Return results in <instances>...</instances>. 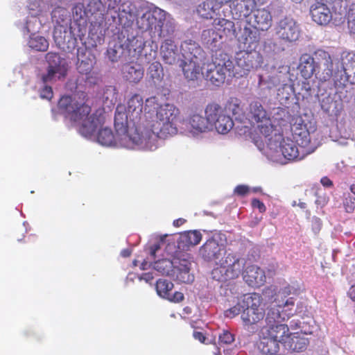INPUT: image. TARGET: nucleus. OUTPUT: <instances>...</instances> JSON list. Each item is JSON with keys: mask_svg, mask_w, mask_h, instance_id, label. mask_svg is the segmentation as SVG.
<instances>
[{"mask_svg": "<svg viewBox=\"0 0 355 355\" xmlns=\"http://www.w3.org/2000/svg\"><path fill=\"white\" fill-rule=\"evenodd\" d=\"M179 113V110L172 104L160 105L157 109L155 118L146 121L145 130L141 132V135L136 136L135 139L143 143L144 148L155 150L157 147V138L165 139L177 133L175 121Z\"/></svg>", "mask_w": 355, "mask_h": 355, "instance_id": "obj_1", "label": "nucleus"}, {"mask_svg": "<svg viewBox=\"0 0 355 355\" xmlns=\"http://www.w3.org/2000/svg\"><path fill=\"white\" fill-rule=\"evenodd\" d=\"M84 92L73 96H63L58 101V107L73 121L80 124L79 131L85 137H91L104 123V116L97 113L89 115L91 107L85 103Z\"/></svg>", "mask_w": 355, "mask_h": 355, "instance_id": "obj_2", "label": "nucleus"}, {"mask_svg": "<svg viewBox=\"0 0 355 355\" xmlns=\"http://www.w3.org/2000/svg\"><path fill=\"white\" fill-rule=\"evenodd\" d=\"M245 261L235 253H228L222 257L212 270V278L226 282L237 279L244 268Z\"/></svg>", "mask_w": 355, "mask_h": 355, "instance_id": "obj_3", "label": "nucleus"}, {"mask_svg": "<svg viewBox=\"0 0 355 355\" xmlns=\"http://www.w3.org/2000/svg\"><path fill=\"white\" fill-rule=\"evenodd\" d=\"M242 303L245 306L241 315L243 324L245 329H252V332L255 333L254 325L262 321L266 315L265 309L262 306L263 298L260 294L253 293L245 295Z\"/></svg>", "mask_w": 355, "mask_h": 355, "instance_id": "obj_4", "label": "nucleus"}, {"mask_svg": "<svg viewBox=\"0 0 355 355\" xmlns=\"http://www.w3.org/2000/svg\"><path fill=\"white\" fill-rule=\"evenodd\" d=\"M114 128L121 144L132 141L143 148V143L137 142L135 139L136 136H140L139 132L136 130V124L130 122V115L123 107H116L114 114Z\"/></svg>", "mask_w": 355, "mask_h": 355, "instance_id": "obj_5", "label": "nucleus"}, {"mask_svg": "<svg viewBox=\"0 0 355 355\" xmlns=\"http://www.w3.org/2000/svg\"><path fill=\"white\" fill-rule=\"evenodd\" d=\"M233 68V63L226 53L216 54L211 63L207 66L205 78L216 86H220L225 80L226 73Z\"/></svg>", "mask_w": 355, "mask_h": 355, "instance_id": "obj_6", "label": "nucleus"}, {"mask_svg": "<svg viewBox=\"0 0 355 355\" xmlns=\"http://www.w3.org/2000/svg\"><path fill=\"white\" fill-rule=\"evenodd\" d=\"M49 66L46 73L42 76L44 83L64 79L67 75L68 64L57 53L49 52L46 55Z\"/></svg>", "mask_w": 355, "mask_h": 355, "instance_id": "obj_7", "label": "nucleus"}, {"mask_svg": "<svg viewBox=\"0 0 355 355\" xmlns=\"http://www.w3.org/2000/svg\"><path fill=\"white\" fill-rule=\"evenodd\" d=\"M173 277L182 283L190 284L194 280V276L191 273L192 261L188 254L178 253L173 256Z\"/></svg>", "mask_w": 355, "mask_h": 355, "instance_id": "obj_8", "label": "nucleus"}, {"mask_svg": "<svg viewBox=\"0 0 355 355\" xmlns=\"http://www.w3.org/2000/svg\"><path fill=\"white\" fill-rule=\"evenodd\" d=\"M143 98L139 94H134L128 101L126 111L130 115V121L136 124V130L141 135L145 130V123L147 117L142 115Z\"/></svg>", "mask_w": 355, "mask_h": 355, "instance_id": "obj_9", "label": "nucleus"}, {"mask_svg": "<svg viewBox=\"0 0 355 355\" xmlns=\"http://www.w3.org/2000/svg\"><path fill=\"white\" fill-rule=\"evenodd\" d=\"M313 58L320 80H330L334 72V62L330 53L323 49H318L314 52Z\"/></svg>", "mask_w": 355, "mask_h": 355, "instance_id": "obj_10", "label": "nucleus"}, {"mask_svg": "<svg viewBox=\"0 0 355 355\" xmlns=\"http://www.w3.org/2000/svg\"><path fill=\"white\" fill-rule=\"evenodd\" d=\"M275 29L278 37L284 42L296 41L300 35V29L297 22L291 17H286L281 19Z\"/></svg>", "mask_w": 355, "mask_h": 355, "instance_id": "obj_11", "label": "nucleus"}, {"mask_svg": "<svg viewBox=\"0 0 355 355\" xmlns=\"http://www.w3.org/2000/svg\"><path fill=\"white\" fill-rule=\"evenodd\" d=\"M284 157L289 161H298L313 153V150L301 148L291 138L283 139L279 145Z\"/></svg>", "mask_w": 355, "mask_h": 355, "instance_id": "obj_12", "label": "nucleus"}, {"mask_svg": "<svg viewBox=\"0 0 355 355\" xmlns=\"http://www.w3.org/2000/svg\"><path fill=\"white\" fill-rule=\"evenodd\" d=\"M291 137L297 146L306 150H313L311 146L310 133L302 119H297L291 125Z\"/></svg>", "mask_w": 355, "mask_h": 355, "instance_id": "obj_13", "label": "nucleus"}, {"mask_svg": "<svg viewBox=\"0 0 355 355\" xmlns=\"http://www.w3.org/2000/svg\"><path fill=\"white\" fill-rule=\"evenodd\" d=\"M260 53L256 49H243L236 54L237 65L244 71H250L257 67L260 62Z\"/></svg>", "mask_w": 355, "mask_h": 355, "instance_id": "obj_14", "label": "nucleus"}, {"mask_svg": "<svg viewBox=\"0 0 355 355\" xmlns=\"http://www.w3.org/2000/svg\"><path fill=\"white\" fill-rule=\"evenodd\" d=\"M259 31L252 26H245L242 32L240 34H236L235 37L243 49H256L261 39Z\"/></svg>", "mask_w": 355, "mask_h": 355, "instance_id": "obj_15", "label": "nucleus"}, {"mask_svg": "<svg viewBox=\"0 0 355 355\" xmlns=\"http://www.w3.org/2000/svg\"><path fill=\"white\" fill-rule=\"evenodd\" d=\"M260 331L278 343L284 345L287 343L292 336L288 326L284 323L275 325H265Z\"/></svg>", "mask_w": 355, "mask_h": 355, "instance_id": "obj_16", "label": "nucleus"}, {"mask_svg": "<svg viewBox=\"0 0 355 355\" xmlns=\"http://www.w3.org/2000/svg\"><path fill=\"white\" fill-rule=\"evenodd\" d=\"M312 20L320 26H327L332 20V13L326 3L316 1L311 4L309 10Z\"/></svg>", "mask_w": 355, "mask_h": 355, "instance_id": "obj_17", "label": "nucleus"}, {"mask_svg": "<svg viewBox=\"0 0 355 355\" xmlns=\"http://www.w3.org/2000/svg\"><path fill=\"white\" fill-rule=\"evenodd\" d=\"M164 20V15L159 9L146 11L141 18L143 28L155 31H161Z\"/></svg>", "mask_w": 355, "mask_h": 355, "instance_id": "obj_18", "label": "nucleus"}, {"mask_svg": "<svg viewBox=\"0 0 355 355\" xmlns=\"http://www.w3.org/2000/svg\"><path fill=\"white\" fill-rule=\"evenodd\" d=\"M245 282L252 287H260L266 282V277L263 269L256 265H250L242 271Z\"/></svg>", "mask_w": 355, "mask_h": 355, "instance_id": "obj_19", "label": "nucleus"}, {"mask_svg": "<svg viewBox=\"0 0 355 355\" xmlns=\"http://www.w3.org/2000/svg\"><path fill=\"white\" fill-rule=\"evenodd\" d=\"M225 248L222 244L214 238L209 239L200 248L199 254L205 261H216L220 257Z\"/></svg>", "mask_w": 355, "mask_h": 355, "instance_id": "obj_20", "label": "nucleus"}, {"mask_svg": "<svg viewBox=\"0 0 355 355\" xmlns=\"http://www.w3.org/2000/svg\"><path fill=\"white\" fill-rule=\"evenodd\" d=\"M182 60H204L205 53L201 46L196 42L189 40L184 41L180 46Z\"/></svg>", "mask_w": 355, "mask_h": 355, "instance_id": "obj_21", "label": "nucleus"}, {"mask_svg": "<svg viewBox=\"0 0 355 355\" xmlns=\"http://www.w3.org/2000/svg\"><path fill=\"white\" fill-rule=\"evenodd\" d=\"M204 60H181L180 67L185 78L188 80H196L203 75L202 64Z\"/></svg>", "mask_w": 355, "mask_h": 355, "instance_id": "obj_22", "label": "nucleus"}, {"mask_svg": "<svg viewBox=\"0 0 355 355\" xmlns=\"http://www.w3.org/2000/svg\"><path fill=\"white\" fill-rule=\"evenodd\" d=\"M122 73L123 78L130 83L137 84L144 77V69L143 67L137 62L126 63L123 66Z\"/></svg>", "mask_w": 355, "mask_h": 355, "instance_id": "obj_23", "label": "nucleus"}, {"mask_svg": "<svg viewBox=\"0 0 355 355\" xmlns=\"http://www.w3.org/2000/svg\"><path fill=\"white\" fill-rule=\"evenodd\" d=\"M257 349L262 355H276L279 351V343L259 331Z\"/></svg>", "mask_w": 355, "mask_h": 355, "instance_id": "obj_24", "label": "nucleus"}, {"mask_svg": "<svg viewBox=\"0 0 355 355\" xmlns=\"http://www.w3.org/2000/svg\"><path fill=\"white\" fill-rule=\"evenodd\" d=\"M202 240V234L198 230L186 231L180 234L177 241L180 250H187L190 247L197 245Z\"/></svg>", "mask_w": 355, "mask_h": 355, "instance_id": "obj_25", "label": "nucleus"}, {"mask_svg": "<svg viewBox=\"0 0 355 355\" xmlns=\"http://www.w3.org/2000/svg\"><path fill=\"white\" fill-rule=\"evenodd\" d=\"M253 18L254 21L252 26L259 31H267L271 26L272 16L270 11L266 8L255 10Z\"/></svg>", "mask_w": 355, "mask_h": 355, "instance_id": "obj_26", "label": "nucleus"}, {"mask_svg": "<svg viewBox=\"0 0 355 355\" xmlns=\"http://www.w3.org/2000/svg\"><path fill=\"white\" fill-rule=\"evenodd\" d=\"M191 132L193 134H199L211 130V127L207 116L204 117L199 114H192L188 119Z\"/></svg>", "mask_w": 355, "mask_h": 355, "instance_id": "obj_27", "label": "nucleus"}, {"mask_svg": "<svg viewBox=\"0 0 355 355\" xmlns=\"http://www.w3.org/2000/svg\"><path fill=\"white\" fill-rule=\"evenodd\" d=\"M160 53L166 64H173L178 60V49L175 42L171 39H166L160 47Z\"/></svg>", "mask_w": 355, "mask_h": 355, "instance_id": "obj_28", "label": "nucleus"}, {"mask_svg": "<svg viewBox=\"0 0 355 355\" xmlns=\"http://www.w3.org/2000/svg\"><path fill=\"white\" fill-rule=\"evenodd\" d=\"M223 108L226 114H231L236 120L241 119L244 115L242 101L237 97H229L225 102Z\"/></svg>", "mask_w": 355, "mask_h": 355, "instance_id": "obj_29", "label": "nucleus"}, {"mask_svg": "<svg viewBox=\"0 0 355 355\" xmlns=\"http://www.w3.org/2000/svg\"><path fill=\"white\" fill-rule=\"evenodd\" d=\"M248 119L253 123L259 122L270 117L268 113L259 101H253L249 104Z\"/></svg>", "mask_w": 355, "mask_h": 355, "instance_id": "obj_30", "label": "nucleus"}, {"mask_svg": "<svg viewBox=\"0 0 355 355\" xmlns=\"http://www.w3.org/2000/svg\"><path fill=\"white\" fill-rule=\"evenodd\" d=\"M254 8L253 0H237L231 12L234 19H243L248 17Z\"/></svg>", "mask_w": 355, "mask_h": 355, "instance_id": "obj_31", "label": "nucleus"}, {"mask_svg": "<svg viewBox=\"0 0 355 355\" xmlns=\"http://www.w3.org/2000/svg\"><path fill=\"white\" fill-rule=\"evenodd\" d=\"M222 37L218 32L212 26L204 30L201 34L202 42L211 51H216L220 47Z\"/></svg>", "mask_w": 355, "mask_h": 355, "instance_id": "obj_32", "label": "nucleus"}, {"mask_svg": "<svg viewBox=\"0 0 355 355\" xmlns=\"http://www.w3.org/2000/svg\"><path fill=\"white\" fill-rule=\"evenodd\" d=\"M97 141L102 146H126L128 143L121 144L117 133L114 135L110 128H105L99 130L97 135Z\"/></svg>", "mask_w": 355, "mask_h": 355, "instance_id": "obj_33", "label": "nucleus"}, {"mask_svg": "<svg viewBox=\"0 0 355 355\" xmlns=\"http://www.w3.org/2000/svg\"><path fill=\"white\" fill-rule=\"evenodd\" d=\"M212 26L222 38L224 35L227 36L231 33L236 35L235 24L231 20L225 18H216L213 21Z\"/></svg>", "mask_w": 355, "mask_h": 355, "instance_id": "obj_34", "label": "nucleus"}, {"mask_svg": "<svg viewBox=\"0 0 355 355\" xmlns=\"http://www.w3.org/2000/svg\"><path fill=\"white\" fill-rule=\"evenodd\" d=\"M265 325H275L282 324L286 320L285 316L283 315L276 302H272L268 309L265 315Z\"/></svg>", "mask_w": 355, "mask_h": 355, "instance_id": "obj_35", "label": "nucleus"}, {"mask_svg": "<svg viewBox=\"0 0 355 355\" xmlns=\"http://www.w3.org/2000/svg\"><path fill=\"white\" fill-rule=\"evenodd\" d=\"M274 302H276L286 320L294 315L295 300L293 297L285 299L277 295Z\"/></svg>", "mask_w": 355, "mask_h": 355, "instance_id": "obj_36", "label": "nucleus"}, {"mask_svg": "<svg viewBox=\"0 0 355 355\" xmlns=\"http://www.w3.org/2000/svg\"><path fill=\"white\" fill-rule=\"evenodd\" d=\"M302 76L306 80L310 78L314 73L318 74L316 65L313 56L303 57L299 67Z\"/></svg>", "mask_w": 355, "mask_h": 355, "instance_id": "obj_37", "label": "nucleus"}, {"mask_svg": "<svg viewBox=\"0 0 355 355\" xmlns=\"http://www.w3.org/2000/svg\"><path fill=\"white\" fill-rule=\"evenodd\" d=\"M205 114L211 125V129H213V123L216 122L220 116L224 114L225 112L220 104L216 102H211L206 105Z\"/></svg>", "mask_w": 355, "mask_h": 355, "instance_id": "obj_38", "label": "nucleus"}, {"mask_svg": "<svg viewBox=\"0 0 355 355\" xmlns=\"http://www.w3.org/2000/svg\"><path fill=\"white\" fill-rule=\"evenodd\" d=\"M217 2L215 0H206L199 4L197 8L198 14L204 19H211L218 7L216 6Z\"/></svg>", "mask_w": 355, "mask_h": 355, "instance_id": "obj_39", "label": "nucleus"}, {"mask_svg": "<svg viewBox=\"0 0 355 355\" xmlns=\"http://www.w3.org/2000/svg\"><path fill=\"white\" fill-rule=\"evenodd\" d=\"M164 69L159 62H152L147 70V76L155 85L159 84L164 78Z\"/></svg>", "mask_w": 355, "mask_h": 355, "instance_id": "obj_40", "label": "nucleus"}, {"mask_svg": "<svg viewBox=\"0 0 355 355\" xmlns=\"http://www.w3.org/2000/svg\"><path fill=\"white\" fill-rule=\"evenodd\" d=\"M173 257L164 258L154 262L153 268L159 274L173 277Z\"/></svg>", "mask_w": 355, "mask_h": 355, "instance_id": "obj_41", "label": "nucleus"}, {"mask_svg": "<svg viewBox=\"0 0 355 355\" xmlns=\"http://www.w3.org/2000/svg\"><path fill=\"white\" fill-rule=\"evenodd\" d=\"M234 126V121L232 118L225 113L219 119L213 123V128L214 127L218 132L220 134H226Z\"/></svg>", "mask_w": 355, "mask_h": 355, "instance_id": "obj_42", "label": "nucleus"}, {"mask_svg": "<svg viewBox=\"0 0 355 355\" xmlns=\"http://www.w3.org/2000/svg\"><path fill=\"white\" fill-rule=\"evenodd\" d=\"M286 345L293 351L302 352L306 349L308 340L304 338L296 335V334H292V336Z\"/></svg>", "mask_w": 355, "mask_h": 355, "instance_id": "obj_43", "label": "nucleus"}, {"mask_svg": "<svg viewBox=\"0 0 355 355\" xmlns=\"http://www.w3.org/2000/svg\"><path fill=\"white\" fill-rule=\"evenodd\" d=\"M28 44L30 48L37 51H46L49 47V42L45 37L35 34L31 35Z\"/></svg>", "mask_w": 355, "mask_h": 355, "instance_id": "obj_44", "label": "nucleus"}, {"mask_svg": "<svg viewBox=\"0 0 355 355\" xmlns=\"http://www.w3.org/2000/svg\"><path fill=\"white\" fill-rule=\"evenodd\" d=\"M72 17L74 21L79 23H86L87 18L89 17L87 10L83 3H76L72 8Z\"/></svg>", "mask_w": 355, "mask_h": 355, "instance_id": "obj_45", "label": "nucleus"}, {"mask_svg": "<svg viewBox=\"0 0 355 355\" xmlns=\"http://www.w3.org/2000/svg\"><path fill=\"white\" fill-rule=\"evenodd\" d=\"M173 288V284L166 279H159L156 282L155 288L157 294L163 297L166 298L169 293L171 292Z\"/></svg>", "mask_w": 355, "mask_h": 355, "instance_id": "obj_46", "label": "nucleus"}, {"mask_svg": "<svg viewBox=\"0 0 355 355\" xmlns=\"http://www.w3.org/2000/svg\"><path fill=\"white\" fill-rule=\"evenodd\" d=\"M342 65L346 74L355 76V53H347L342 58Z\"/></svg>", "mask_w": 355, "mask_h": 355, "instance_id": "obj_47", "label": "nucleus"}, {"mask_svg": "<svg viewBox=\"0 0 355 355\" xmlns=\"http://www.w3.org/2000/svg\"><path fill=\"white\" fill-rule=\"evenodd\" d=\"M257 124V129L260 134L265 137H270L275 130V126L272 125L270 117L263 120Z\"/></svg>", "mask_w": 355, "mask_h": 355, "instance_id": "obj_48", "label": "nucleus"}, {"mask_svg": "<svg viewBox=\"0 0 355 355\" xmlns=\"http://www.w3.org/2000/svg\"><path fill=\"white\" fill-rule=\"evenodd\" d=\"M103 7V5L101 0H90L85 8L88 16L89 17L98 14Z\"/></svg>", "mask_w": 355, "mask_h": 355, "instance_id": "obj_49", "label": "nucleus"}, {"mask_svg": "<svg viewBox=\"0 0 355 355\" xmlns=\"http://www.w3.org/2000/svg\"><path fill=\"white\" fill-rule=\"evenodd\" d=\"M347 26L352 33H355V3H352L346 14Z\"/></svg>", "mask_w": 355, "mask_h": 355, "instance_id": "obj_50", "label": "nucleus"}, {"mask_svg": "<svg viewBox=\"0 0 355 355\" xmlns=\"http://www.w3.org/2000/svg\"><path fill=\"white\" fill-rule=\"evenodd\" d=\"M67 15V10L62 7L55 8L51 12V17L53 20L57 23L64 21V18Z\"/></svg>", "mask_w": 355, "mask_h": 355, "instance_id": "obj_51", "label": "nucleus"}, {"mask_svg": "<svg viewBox=\"0 0 355 355\" xmlns=\"http://www.w3.org/2000/svg\"><path fill=\"white\" fill-rule=\"evenodd\" d=\"M139 40L133 37L132 39H128L125 43V48L128 49V52L130 53L132 52H140L141 49V42H139V44L137 45Z\"/></svg>", "mask_w": 355, "mask_h": 355, "instance_id": "obj_52", "label": "nucleus"}, {"mask_svg": "<svg viewBox=\"0 0 355 355\" xmlns=\"http://www.w3.org/2000/svg\"><path fill=\"white\" fill-rule=\"evenodd\" d=\"M243 309H245L244 304H243V305H241L239 303H238L234 306L226 310L225 312V315L227 318H232L239 315L240 313L242 314Z\"/></svg>", "mask_w": 355, "mask_h": 355, "instance_id": "obj_53", "label": "nucleus"}, {"mask_svg": "<svg viewBox=\"0 0 355 355\" xmlns=\"http://www.w3.org/2000/svg\"><path fill=\"white\" fill-rule=\"evenodd\" d=\"M77 69L79 73L82 74H87L92 71V62L89 60H81L80 62H78Z\"/></svg>", "mask_w": 355, "mask_h": 355, "instance_id": "obj_54", "label": "nucleus"}, {"mask_svg": "<svg viewBox=\"0 0 355 355\" xmlns=\"http://www.w3.org/2000/svg\"><path fill=\"white\" fill-rule=\"evenodd\" d=\"M343 206L347 213H352L355 209V197L348 195L343 200Z\"/></svg>", "mask_w": 355, "mask_h": 355, "instance_id": "obj_55", "label": "nucleus"}, {"mask_svg": "<svg viewBox=\"0 0 355 355\" xmlns=\"http://www.w3.org/2000/svg\"><path fill=\"white\" fill-rule=\"evenodd\" d=\"M234 340V335L229 331H223V334L219 336L220 343L230 345Z\"/></svg>", "mask_w": 355, "mask_h": 355, "instance_id": "obj_56", "label": "nucleus"}, {"mask_svg": "<svg viewBox=\"0 0 355 355\" xmlns=\"http://www.w3.org/2000/svg\"><path fill=\"white\" fill-rule=\"evenodd\" d=\"M250 191V187L245 184L237 185L234 189V194L243 197L247 196Z\"/></svg>", "mask_w": 355, "mask_h": 355, "instance_id": "obj_57", "label": "nucleus"}, {"mask_svg": "<svg viewBox=\"0 0 355 355\" xmlns=\"http://www.w3.org/2000/svg\"><path fill=\"white\" fill-rule=\"evenodd\" d=\"M40 97L43 99L51 100L53 96V92L51 86L45 85L40 91Z\"/></svg>", "mask_w": 355, "mask_h": 355, "instance_id": "obj_58", "label": "nucleus"}, {"mask_svg": "<svg viewBox=\"0 0 355 355\" xmlns=\"http://www.w3.org/2000/svg\"><path fill=\"white\" fill-rule=\"evenodd\" d=\"M184 297L182 293L179 291H175L173 294L169 293L168 296L166 298L170 302L178 303L182 302L184 300Z\"/></svg>", "mask_w": 355, "mask_h": 355, "instance_id": "obj_59", "label": "nucleus"}, {"mask_svg": "<svg viewBox=\"0 0 355 355\" xmlns=\"http://www.w3.org/2000/svg\"><path fill=\"white\" fill-rule=\"evenodd\" d=\"M252 206L254 208L258 209L260 213H264L266 210V207L263 202L257 198L252 199Z\"/></svg>", "mask_w": 355, "mask_h": 355, "instance_id": "obj_60", "label": "nucleus"}, {"mask_svg": "<svg viewBox=\"0 0 355 355\" xmlns=\"http://www.w3.org/2000/svg\"><path fill=\"white\" fill-rule=\"evenodd\" d=\"M107 56L112 62L117 60V51L112 48H110L107 51Z\"/></svg>", "mask_w": 355, "mask_h": 355, "instance_id": "obj_61", "label": "nucleus"}, {"mask_svg": "<svg viewBox=\"0 0 355 355\" xmlns=\"http://www.w3.org/2000/svg\"><path fill=\"white\" fill-rule=\"evenodd\" d=\"M193 336L196 340H199L201 343H205L207 339L205 334L200 331H193Z\"/></svg>", "mask_w": 355, "mask_h": 355, "instance_id": "obj_62", "label": "nucleus"}, {"mask_svg": "<svg viewBox=\"0 0 355 355\" xmlns=\"http://www.w3.org/2000/svg\"><path fill=\"white\" fill-rule=\"evenodd\" d=\"M109 9L116 8L121 2V0H104Z\"/></svg>", "mask_w": 355, "mask_h": 355, "instance_id": "obj_63", "label": "nucleus"}, {"mask_svg": "<svg viewBox=\"0 0 355 355\" xmlns=\"http://www.w3.org/2000/svg\"><path fill=\"white\" fill-rule=\"evenodd\" d=\"M139 279L141 280H144L146 283L151 284V282L154 279V277L152 272H145L141 275Z\"/></svg>", "mask_w": 355, "mask_h": 355, "instance_id": "obj_64", "label": "nucleus"}]
</instances>
